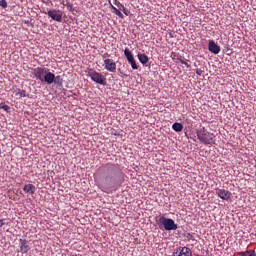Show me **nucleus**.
Returning <instances> with one entry per match:
<instances>
[{"instance_id":"f257e3e1","label":"nucleus","mask_w":256,"mask_h":256,"mask_svg":"<svg viewBox=\"0 0 256 256\" xmlns=\"http://www.w3.org/2000/svg\"><path fill=\"white\" fill-rule=\"evenodd\" d=\"M98 173L102 175L98 187L103 193H113V189L122 183L123 171L117 164L107 163L98 169Z\"/></svg>"},{"instance_id":"f03ea898","label":"nucleus","mask_w":256,"mask_h":256,"mask_svg":"<svg viewBox=\"0 0 256 256\" xmlns=\"http://www.w3.org/2000/svg\"><path fill=\"white\" fill-rule=\"evenodd\" d=\"M198 140L204 145H215V134L202 127L196 131Z\"/></svg>"},{"instance_id":"7ed1b4c3","label":"nucleus","mask_w":256,"mask_h":256,"mask_svg":"<svg viewBox=\"0 0 256 256\" xmlns=\"http://www.w3.org/2000/svg\"><path fill=\"white\" fill-rule=\"evenodd\" d=\"M158 227L160 229H165V231H177V224L175 223V220L171 218H166L165 216H161L158 219Z\"/></svg>"},{"instance_id":"20e7f679","label":"nucleus","mask_w":256,"mask_h":256,"mask_svg":"<svg viewBox=\"0 0 256 256\" xmlns=\"http://www.w3.org/2000/svg\"><path fill=\"white\" fill-rule=\"evenodd\" d=\"M87 76L90 77L94 83H97V85H107V78L94 69H89L87 71Z\"/></svg>"},{"instance_id":"39448f33","label":"nucleus","mask_w":256,"mask_h":256,"mask_svg":"<svg viewBox=\"0 0 256 256\" xmlns=\"http://www.w3.org/2000/svg\"><path fill=\"white\" fill-rule=\"evenodd\" d=\"M47 71L49 70L45 66H40V67L34 68L32 74L36 79H38L42 83Z\"/></svg>"},{"instance_id":"423d86ee","label":"nucleus","mask_w":256,"mask_h":256,"mask_svg":"<svg viewBox=\"0 0 256 256\" xmlns=\"http://www.w3.org/2000/svg\"><path fill=\"white\" fill-rule=\"evenodd\" d=\"M48 17H51L53 21L61 23V20L63 19V12H61V10L52 9L48 11Z\"/></svg>"},{"instance_id":"0eeeda50","label":"nucleus","mask_w":256,"mask_h":256,"mask_svg":"<svg viewBox=\"0 0 256 256\" xmlns=\"http://www.w3.org/2000/svg\"><path fill=\"white\" fill-rule=\"evenodd\" d=\"M105 70L109 71L110 73H115L117 71V64L113 59H106L104 60Z\"/></svg>"},{"instance_id":"6e6552de","label":"nucleus","mask_w":256,"mask_h":256,"mask_svg":"<svg viewBox=\"0 0 256 256\" xmlns=\"http://www.w3.org/2000/svg\"><path fill=\"white\" fill-rule=\"evenodd\" d=\"M216 195L223 201H229L231 199V192L225 189H216Z\"/></svg>"},{"instance_id":"1a4fd4ad","label":"nucleus","mask_w":256,"mask_h":256,"mask_svg":"<svg viewBox=\"0 0 256 256\" xmlns=\"http://www.w3.org/2000/svg\"><path fill=\"white\" fill-rule=\"evenodd\" d=\"M208 51H210V53H214V55H219V53H221V46L211 40L208 44Z\"/></svg>"},{"instance_id":"9d476101","label":"nucleus","mask_w":256,"mask_h":256,"mask_svg":"<svg viewBox=\"0 0 256 256\" xmlns=\"http://www.w3.org/2000/svg\"><path fill=\"white\" fill-rule=\"evenodd\" d=\"M174 256H193V252L187 247H182L174 252Z\"/></svg>"},{"instance_id":"9b49d317","label":"nucleus","mask_w":256,"mask_h":256,"mask_svg":"<svg viewBox=\"0 0 256 256\" xmlns=\"http://www.w3.org/2000/svg\"><path fill=\"white\" fill-rule=\"evenodd\" d=\"M53 81H55V74L50 71H46L42 83H47V85H53Z\"/></svg>"},{"instance_id":"f8f14e48","label":"nucleus","mask_w":256,"mask_h":256,"mask_svg":"<svg viewBox=\"0 0 256 256\" xmlns=\"http://www.w3.org/2000/svg\"><path fill=\"white\" fill-rule=\"evenodd\" d=\"M19 243H20V253H29V251L31 250V247H29V241L25 239H20Z\"/></svg>"},{"instance_id":"ddd939ff","label":"nucleus","mask_w":256,"mask_h":256,"mask_svg":"<svg viewBox=\"0 0 256 256\" xmlns=\"http://www.w3.org/2000/svg\"><path fill=\"white\" fill-rule=\"evenodd\" d=\"M23 191L28 193L29 195H35V191H37V188L33 184H26L23 188Z\"/></svg>"},{"instance_id":"4468645a","label":"nucleus","mask_w":256,"mask_h":256,"mask_svg":"<svg viewBox=\"0 0 256 256\" xmlns=\"http://www.w3.org/2000/svg\"><path fill=\"white\" fill-rule=\"evenodd\" d=\"M137 57H138V60L140 61V63H142V65H147V63H149L148 55L138 53Z\"/></svg>"},{"instance_id":"2eb2a0df","label":"nucleus","mask_w":256,"mask_h":256,"mask_svg":"<svg viewBox=\"0 0 256 256\" xmlns=\"http://www.w3.org/2000/svg\"><path fill=\"white\" fill-rule=\"evenodd\" d=\"M111 9H112V13H114V15H117V17H119L120 19H125V15H123L121 10L117 9V7L111 5Z\"/></svg>"},{"instance_id":"dca6fc26","label":"nucleus","mask_w":256,"mask_h":256,"mask_svg":"<svg viewBox=\"0 0 256 256\" xmlns=\"http://www.w3.org/2000/svg\"><path fill=\"white\" fill-rule=\"evenodd\" d=\"M111 9H112V13H114V15H117V17H119L120 19H125V15H123L121 10L117 9V7L111 5Z\"/></svg>"},{"instance_id":"f3484780","label":"nucleus","mask_w":256,"mask_h":256,"mask_svg":"<svg viewBox=\"0 0 256 256\" xmlns=\"http://www.w3.org/2000/svg\"><path fill=\"white\" fill-rule=\"evenodd\" d=\"M124 55H125L128 63L135 59V57L133 56V53L131 52V50H129V48H125Z\"/></svg>"},{"instance_id":"a211bd4d","label":"nucleus","mask_w":256,"mask_h":256,"mask_svg":"<svg viewBox=\"0 0 256 256\" xmlns=\"http://www.w3.org/2000/svg\"><path fill=\"white\" fill-rule=\"evenodd\" d=\"M172 129L174 131H176V133H181V131H183V124L179 123V122H175L173 125H172Z\"/></svg>"},{"instance_id":"6ab92c4d","label":"nucleus","mask_w":256,"mask_h":256,"mask_svg":"<svg viewBox=\"0 0 256 256\" xmlns=\"http://www.w3.org/2000/svg\"><path fill=\"white\" fill-rule=\"evenodd\" d=\"M118 9H121L124 13V15H126V17H129V15H131V11H129V9H127V7H125V5L119 3L117 5Z\"/></svg>"},{"instance_id":"aec40b11","label":"nucleus","mask_w":256,"mask_h":256,"mask_svg":"<svg viewBox=\"0 0 256 256\" xmlns=\"http://www.w3.org/2000/svg\"><path fill=\"white\" fill-rule=\"evenodd\" d=\"M239 256H256L255 250H248L245 252H238Z\"/></svg>"},{"instance_id":"412c9836","label":"nucleus","mask_w":256,"mask_h":256,"mask_svg":"<svg viewBox=\"0 0 256 256\" xmlns=\"http://www.w3.org/2000/svg\"><path fill=\"white\" fill-rule=\"evenodd\" d=\"M53 83L55 85H63V78H61V76H55L54 75V81Z\"/></svg>"},{"instance_id":"4be33fe9","label":"nucleus","mask_w":256,"mask_h":256,"mask_svg":"<svg viewBox=\"0 0 256 256\" xmlns=\"http://www.w3.org/2000/svg\"><path fill=\"white\" fill-rule=\"evenodd\" d=\"M129 63L131 65L132 69H134V70L139 69V65H137V62L135 61V58L133 60H130Z\"/></svg>"},{"instance_id":"5701e85b","label":"nucleus","mask_w":256,"mask_h":256,"mask_svg":"<svg viewBox=\"0 0 256 256\" xmlns=\"http://www.w3.org/2000/svg\"><path fill=\"white\" fill-rule=\"evenodd\" d=\"M19 97H27V94L25 93V90L19 89L18 92L16 93Z\"/></svg>"},{"instance_id":"b1692460","label":"nucleus","mask_w":256,"mask_h":256,"mask_svg":"<svg viewBox=\"0 0 256 256\" xmlns=\"http://www.w3.org/2000/svg\"><path fill=\"white\" fill-rule=\"evenodd\" d=\"M187 61H188V60L179 59V62H180L182 65H185V67L189 68V67H191V65H189V63H188Z\"/></svg>"},{"instance_id":"393cba45","label":"nucleus","mask_w":256,"mask_h":256,"mask_svg":"<svg viewBox=\"0 0 256 256\" xmlns=\"http://www.w3.org/2000/svg\"><path fill=\"white\" fill-rule=\"evenodd\" d=\"M0 7L7 9V0H0Z\"/></svg>"},{"instance_id":"a878e982","label":"nucleus","mask_w":256,"mask_h":256,"mask_svg":"<svg viewBox=\"0 0 256 256\" xmlns=\"http://www.w3.org/2000/svg\"><path fill=\"white\" fill-rule=\"evenodd\" d=\"M186 239H188V241H195V237L191 233H187Z\"/></svg>"},{"instance_id":"bb28decb","label":"nucleus","mask_w":256,"mask_h":256,"mask_svg":"<svg viewBox=\"0 0 256 256\" xmlns=\"http://www.w3.org/2000/svg\"><path fill=\"white\" fill-rule=\"evenodd\" d=\"M2 109H4V111H9L11 109V107H9V105H7V104H3Z\"/></svg>"},{"instance_id":"cd10ccee","label":"nucleus","mask_w":256,"mask_h":256,"mask_svg":"<svg viewBox=\"0 0 256 256\" xmlns=\"http://www.w3.org/2000/svg\"><path fill=\"white\" fill-rule=\"evenodd\" d=\"M42 3H44L45 5H49V3H51V0H42Z\"/></svg>"},{"instance_id":"c85d7f7f","label":"nucleus","mask_w":256,"mask_h":256,"mask_svg":"<svg viewBox=\"0 0 256 256\" xmlns=\"http://www.w3.org/2000/svg\"><path fill=\"white\" fill-rule=\"evenodd\" d=\"M203 71L202 70H196V75H202Z\"/></svg>"},{"instance_id":"c756f323","label":"nucleus","mask_w":256,"mask_h":256,"mask_svg":"<svg viewBox=\"0 0 256 256\" xmlns=\"http://www.w3.org/2000/svg\"><path fill=\"white\" fill-rule=\"evenodd\" d=\"M5 225V221L3 219H0V227H3Z\"/></svg>"},{"instance_id":"7c9ffc66","label":"nucleus","mask_w":256,"mask_h":256,"mask_svg":"<svg viewBox=\"0 0 256 256\" xmlns=\"http://www.w3.org/2000/svg\"><path fill=\"white\" fill-rule=\"evenodd\" d=\"M0 109H3V103L0 104Z\"/></svg>"}]
</instances>
